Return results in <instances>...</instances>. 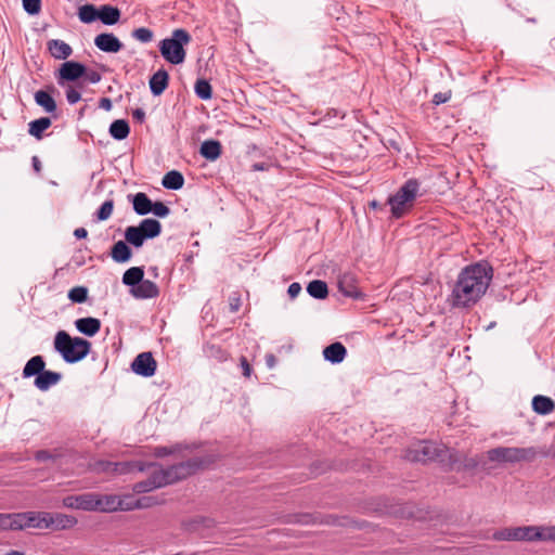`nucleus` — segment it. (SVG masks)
<instances>
[{"instance_id": "obj_1", "label": "nucleus", "mask_w": 555, "mask_h": 555, "mask_svg": "<svg viewBox=\"0 0 555 555\" xmlns=\"http://www.w3.org/2000/svg\"><path fill=\"white\" fill-rule=\"evenodd\" d=\"M492 269L483 263L466 267L459 275L452 291V304L455 307H466L477 302L486 293Z\"/></svg>"}, {"instance_id": "obj_2", "label": "nucleus", "mask_w": 555, "mask_h": 555, "mask_svg": "<svg viewBox=\"0 0 555 555\" xmlns=\"http://www.w3.org/2000/svg\"><path fill=\"white\" fill-rule=\"evenodd\" d=\"M207 464L208 462L202 459H191L168 468H157L147 479L134 483L132 490L140 494L166 487L188 478Z\"/></svg>"}, {"instance_id": "obj_3", "label": "nucleus", "mask_w": 555, "mask_h": 555, "mask_svg": "<svg viewBox=\"0 0 555 555\" xmlns=\"http://www.w3.org/2000/svg\"><path fill=\"white\" fill-rule=\"evenodd\" d=\"M405 459L411 462H440L453 467L457 462V455L453 450L444 444L436 442H418L409 448L405 452Z\"/></svg>"}, {"instance_id": "obj_4", "label": "nucleus", "mask_w": 555, "mask_h": 555, "mask_svg": "<svg viewBox=\"0 0 555 555\" xmlns=\"http://www.w3.org/2000/svg\"><path fill=\"white\" fill-rule=\"evenodd\" d=\"M22 518L23 530L34 528L60 531L72 529L77 525L74 516L62 513L23 512Z\"/></svg>"}, {"instance_id": "obj_5", "label": "nucleus", "mask_w": 555, "mask_h": 555, "mask_svg": "<svg viewBox=\"0 0 555 555\" xmlns=\"http://www.w3.org/2000/svg\"><path fill=\"white\" fill-rule=\"evenodd\" d=\"M54 349L67 363H76L88 356L91 344L81 337H72L67 332L60 331L54 338Z\"/></svg>"}, {"instance_id": "obj_6", "label": "nucleus", "mask_w": 555, "mask_h": 555, "mask_svg": "<svg viewBox=\"0 0 555 555\" xmlns=\"http://www.w3.org/2000/svg\"><path fill=\"white\" fill-rule=\"evenodd\" d=\"M191 40L192 37L185 29L177 28L169 38H165L159 42V52L170 64H181L186 55L184 46L189 44Z\"/></svg>"}, {"instance_id": "obj_7", "label": "nucleus", "mask_w": 555, "mask_h": 555, "mask_svg": "<svg viewBox=\"0 0 555 555\" xmlns=\"http://www.w3.org/2000/svg\"><path fill=\"white\" fill-rule=\"evenodd\" d=\"M420 195V182L416 179H409L399 190L389 196L387 203L390 206L392 217L401 218L408 214Z\"/></svg>"}, {"instance_id": "obj_8", "label": "nucleus", "mask_w": 555, "mask_h": 555, "mask_svg": "<svg viewBox=\"0 0 555 555\" xmlns=\"http://www.w3.org/2000/svg\"><path fill=\"white\" fill-rule=\"evenodd\" d=\"M539 454L533 447L516 448V447H499L489 450L486 456L491 462L496 463H518L532 462Z\"/></svg>"}, {"instance_id": "obj_9", "label": "nucleus", "mask_w": 555, "mask_h": 555, "mask_svg": "<svg viewBox=\"0 0 555 555\" xmlns=\"http://www.w3.org/2000/svg\"><path fill=\"white\" fill-rule=\"evenodd\" d=\"M86 74V66L76 61L64 62L57 70L56 80L59 86L64 87L65 81L74 82Z\"/></svg>"}, {"instance_id": "obj_10", "label": "nucleus", "mask_w": 555, "mask_h": 555, "mask_svg": "<svg viewBox=\"0 0 555 555\" xmlns=\"http://www.w3.org/2000/svg\"><path fill=\"white\" fill-rule=\"evenodd\" d=\"M156 361L152 357L151 352H142L133 360L131 369L138 375L144 377H151L156 371Z\"/></svg>"}, {"instance_id": "obj_11", "label": "nucleus", "mask_w": 555, "mask_h": 555, "mask_svg": "<svg viewBox=\"0 0 555 555\" xmlns=\"http://www.w3.org/2000/svg\"><path fill=\"white\" fill-rule=\"evenodd\" d=\"M95 47L106 53L119 52L124 44L122 42L112 33H102L94 38Z\"/></svg>"}, {"instance_id": "obj_12", "label": "nucleus", "mask_w": 555, "mask_h": 555, "mask_svg": "<svg viewBox=\"0 0 555 555\" xmlns=\"http://www.w3.org/2000/svg\"><path fill=\"white\" fill-rule=\"evenodd\" d=\"M63 506L73 509L93 511V492L68 495L63 499Z\"/></svg>"}, {"instance_id": "obj_13", "label": "nucleus", "mask_w": 555, "mask_h": 555, "mask_svg": "<svg viewBox=\"0 0 555 555\" xmlns=\"http://www.w3.org/2000/svg\"><path fill=\"white\" fill-rule=\"evenodd\" d=\"M117 494H100L93 492V511L112 513L118 511Z\"/></svg>"}, {"instance_id": "obj_14", "label": "nucleus", "mask_w": 555, "mask_h": 555, "mask_svg": "<svg viewBox=\"0 0 555 555\" xmlns=\"http://www.w3.org/2000/svg\"><path fill=\"white\" fill-rule=\"evenodd\" d=\"M339 291L347 297L358 298L361 293L357 286V279L351 273H344L339 276L337 282Z\"/></svg>"}, {"instance_id": "obj_15", "label": "nucleus", "mask_w": 555, "mask_h": 555, "mask_svg": "<svg viewBox=\"0 0 555 555\" xmlns=\"http://www.w3.org/2000/svg\"><path fill=\"white\" fill-rule=\"evenodd\" d=\"M544 526H525L515 528V541H542Z\"/></svg>"}, {"instance_id": "obj_16", "label": "nucleus", "mask_w": 555, "mask_h": 555, "mask_svg": "<svg viewBox=\"0 0 555 555\" xmlns=\"http://www.w3.org/2000/svg\"><path fill=\"white\" fill-rule=\"evenodd\" d=\"M47 49L56 60H66L73 54L72 47L61 39H50L47 42Z\"/></svg>"}, {"instance_id": "obj_17", "label": "nucleus", "mask_w": 555, "mask_h": 555, "mask_svg": "<svg viewBox=\"0 0 555 555\" xmlns=\"http://www.w3.org/2000/svg\"><path fill=\"white\" fill-rule=\"evenodd\" d=\"M169 75L166 69L160 68L150 78V89L153 95H160L168 87Z\"/></svg>"}, {"instance_id": "obj_18", "label": "nucleus", "mask_w": 555, "mask_h": 555, "mask_svg": "<svg viewBox=\"0 0 555 555\" xmlns=\"http://www.w3.org/2000/svg\"><path fill=\"white\" fill-rule=\"evenodd\" d=\"M131 294L137 298H154L159 294L157 285L150 280H142L131 289Z\"/></svg>"}, {"instance_id": "obj_19", "label": "nucleus", "mask_w": 555, "mask_h": 555, "mask_svg": "<svg viewBox=\"0 0 555 555\" xmlns=\"http://www.w3.org/2000/svg\"><path fill=\"white\" fill-rule=\"evenodd\" d=\"M35 103L42 107L43 111L48 114H54L56 112L57 105L49 91L38 90L34 94Z\"/></svg>"}, {"instance_id": "obj_20", "label": "nucleus", "mask_w": 555, "mask_h": 555, "mask_svg": "<svg viewBox=\"0 0 555 555\" xmlns=\"http://www.w3.org/2000/svg\"><path fill=\"white\" fill-rule=\"evenodd\" d=\"M22 513L4 514L0 513V531L23 530Z\"/></svg>"}, {"instance_id": "obj_21", "label": "nucleus", "mask_w": 555, "mask_h": 555, "mask_svg": "<svg viewBox=\"0 0 555 555\" xmlns=\"http://www.w3.org/2000/svg\"><path fill=\"white\" fill-rule=\"evenodd\" d=\"M75 326L80 333L94 336L101 328V322L99 319L88 317L76 320Z\"/></svg>"}, {"instance_id": "obj_22", "label": "nucleus", "mask_w": 555, "mask_h": 555, "mask_svg": "<svg viewBox=\"0 0 555 555\" xmlns=\"http://www.w3.org/2000/svg\"><path fill=\"white\" fill-rule=\"evenodd\" d=\"M61 374L52 371H43L35 378V386L42 391L48 390L51 386L56 385L61 380Z\"/></svg>"}, {"instance_id": "obj_23", "label": "nucleus", "mask_w": 555, "mask_h": 555, "mask_svg": "<svg viewBox=\"0 0 555 555\" xmlns=\"http://www.w3.org/2000/svg\"><path fill=\"white\" fill-rule=\"evenodd\" d=\"M222 146L218 140H206L201 144L199 153L208 160H216L221 155Z\"/></svg>"}, {"instance_id": "obj_24", "label": "nucleus", "mask_w": 555, "mask_h": 555, "mask_svg": "<svg viewBox=\"0 0 555 555\" xmlns=\"http://www.w3.org/2000/svg\"><path fill=\"white\" fill-rule=\"evenodd\" d=\"M347 350L340 343H334L324 348L323 356L325 360L332 363H340L344 361Z\"/></svg>"}, {"instance_id": "obj_25", "label": "nucleus", "mask_w": 555, "mask_h": 555, "mask_svg": "<svg viewBox=\"0 0 555 555\" xmlns=\"http://www.w3.org/2000/svg\"><path fill=\"white\" fill-rule=\"evenodd\" d=\"M532 409L540 415H547L555 410V402L550 397L538 395L532 399Z\"/></svg>"}, {"instance_id": "obj_26", "label": "nucleus", "mask_w": 555, "mask_h": 555, "mask_svg": "<svg viewBox=\"0 0 555 555\" xmlns=\"http://www.w3.org/2000/svg\"><path fill=\"white\" fill-rule=\"evenodd\" d=\"M120 18V11L118 8L104 4L99 9V20L105 25H115Z\"/></svg>"}, {"instance_id": "obj_27", "label": "nucleus", "mask_w": 555, "mask_h": 555, "mask_svg": "<svg viewBox=\"0 0 555 555\" xmlns=\"http://www.w3.org/2000/svg\"><path fill=\"white\" fill-rule=\"evenodd\" d=\"M51 124L52 121L49 117L35 119L28 124V133L37 140H41L43 132L50 128Z\"/></svg>"}, {"instance_id": "obj_28", "label": "nucleus", "mask_w": 555, "mask_h": 555, "mask_svg": "<svg viewBox=\"0 0 555 555\" xmlns=\"http://www.w3.org/2000/svg\"><path fill=\"white\" fill-rule=\"evenodd\" d=\"M44 361L41 356H35L28 362L23 369V376L25 378L31 377L35 375H39L44 371Z\"/></svg>"}, {"instance_id": "obj_29", "label": "nucleus", "mask_w": 555, "mask_h": 555, "mask_svg": "<svg viewBox=\"0 0 555 555\" xmlns=\"http://www.w3.org/2000/svg\"><path fill=\"white\" fill-rule=\"evenodd\" d=\"M140 230L146 238H154L160 234L162 224L158 220L147 218L143 219L140 224Z\"/></svg>"}, {"instance_id": "obj_30", "label": "nucleus", "mask_w": 555, "mask_h": 555, "mask_svg": "<svg viewBox=\"0 0 555 555\" xmlns=\"http://www.w3.org/2000/svg\"><path fill=\"white\" fill-rule=\"evenodd\" d=\"M111 256L116 262H126L131 258V249L124 241H118L114 244Z\"/></svg>"}, {"instance_id": "obj_31", "label": "nucleus", "mask_w": 555, "mask_h": 555, "mask_svg": "<svg viewBox=\"0 0 555 555\" xmlns=\"http://www.w3.org/2000/svg\"><path fill=\"white\" fill-rule=\"evenodd\" d=\"M129 132V124L125 119H116L109 126V134L116 140L126 139Z\"/></svg>"}, {"instance_id": "obj_32", "label": "nucleus", "mask_w": 555, "mask_h": 555, "mask_svg": "<svg viewBox=\"0 0 555 555\" xmlns=\"http://www.w3.org/2000/svg\"><path fill=\"white\" fill-rule=\"evenodd\" d=\"M144 276V271L140 267H132L128 269L122 275V283L135 287Z\"/></svg>"}, {"instance_id": "obj_33", "label": "nucleus", "mask_w": 555, "mask_h": 555, "mask_svg": "<svg viewBox=\"0 0 555 555\" xmlns=\"http://www.w3.org/2000/svg\"><path fill=\"white\" fill-rule=\"evenodd\" d=\"M133 209L138 215H147L152 210V202L144 193L135 194Z\"/></svg>"}, {"instance_id": "obj_34", "label": "nucleus", "mask_w": 555, "mask_h": 555, "mask_svg": "<svg viewBox=\"0 0 555 555\" xmlns=\"http://www.w3.org/2000/svg\"><path fill=\"white\" fill-rule=\"evenodd\" d=\"M125 240L133 245L134 247H141L146 237L143 235V232L140 230V227H128L125 231Z\"/></svg>"}, {"instance_id": "obj_35", "label": "nucleus", "mask_w": 555, "mask_h": 555, "mask_svg": "<svg viewBox=\"0 0 555 555\" xmlns=\"http://www.w3.org/2000/svg\"><path fill=\"white\" fill-rule=\"evenodd\" d=\"M307 292L310 296L318 299H324L328 294L326 283L321 280L310 282L307 286Z\"/></svg>"}, {"instance_id": "obj_36", "label": "nucleus", "mask_w": 555, "mask_h": 555, "mask_svg": "<svg viewBox=\"0 0 555 555\" xmlns=\"http://www.w3.org/2000/svg\"><path fill=\"white\" fill-rule=\"evenodd\" d=\"M78 17L82 23H93L99 20V10L93 4H85L79 8Z\"/></svg>"}, {"instance_id": "obj_37", "label": "nucleus", "mask_w": 555, "mask_h": 555, "mask_svg": "<svg viewBox=\"0 0 555 555\" xmlns=\"http://www.w3.org/2000/svg\"><path fill=\"white\" fill-rule=\"evenodd\" d=\"M195 94L201 100H210L212 96V88L208 80L197 79L194 87Z\"/></svg>"}, {"instance_id": "obj_38", "label": "nucleus", "mask_w": 555, "mask_h": 555, "mask_svg": "<svg viewBox=\"0 0 555 555\" xmlns=\"http://www.w3.org/2000/svg\"><path fill=\"white\" fill-rule=\"evenodd\" d=\"M118 511H133L137 509L138 499L133 494L125 493L121 495L117 494Z\"/></svg>"}, {"instance_id": "obj_39", "label": "nucleus", "mask_w": 555, "mask_h": 555, "mask_svg": "<svg viewBox=\"0 0 555 555\" xmlns=\"http://www.w3.org/2000/svg\"><path fill=\"white\" fill-rule=\"evenodd\" d=\"M68 298L73 301V302H77V304H82L87 300L88 298V288L85 287V286H76V287H73L69 292H68Z\"/></svg>"}, {"instance_id": "obj_40", "label": "nucleus", "mask_w": 555, "mask_h": 555, "mask_svg": "<svg viewBox=\"0 0 555 555\" xmlns=\"http://www.w3.org/2000/svg\"><path fill=\"white\" fill-rule=\"evenodd\" d=\"M183 176H164L162 184L169 190H179L183 186Z\"/></svg>"}, {"instance_id": "obj_41", "label": "nucleus", "mask_w": 555, "mask_h": 555, "mask_svg": "<svg viewBox=\"0 0 555 555\" xmlns=\"http://www.w3.org/2000/svg\"><path fill=\"white\" fill-rule=\"evenodd\" d=\"M454 453L457 455V462L454 465L459 464V468L472 469L477 467L481 463V461L477 457L462 456L455 451Z\"/></svg>"}, {"instance_id": "obj_42", "label": "nucleus", "mask_w": 555, "mask_h": 555, "mask_svg": "<svg viewBox=\"0 0 555 555\" xmlns=\"http://www.w3.org/2000/svg\"><path fill=\"white\" fill-rule=\"evenodd\" d=\"M153 36V31L146 27H140L132 31V37L143 43L150 42Z\"/></svg>"}, {"instance_id": "obj_43", "label": "nucleus", "mask_w": 555, "mask_h": 555, "mask_svg": "<svg viewBox=\"0 0 555 555\" xmlns=\"http://www.w3.org/2000/svg\"><path fill=\"white\" fill-rule=\"evenodd\" d=\"M24 11L29 15H37L41 11V0H22Z\"/></svg>"}, {"instance_id": "obj_44", "label": "nucleus", "mask_w": 555, "mask_h": 555, "mask_svg": "<svg viewBox=\"0 0 555 555\" xmlns=\"http://www.w3.org/2000/svg\"><path fill=\"white\" fill-rule=\"evenodd\" d=\"M496 541H515V528H504L493 533Z\"/></svg>"}, {"instance_id": "obj_45", "label": "nucleus", "mask_w": 555, "mask_h": 555, "mask_svg": "<svg viewBox=\"0 0 555 555\" xmlns=\"http://www.w3.org/2000/svg\"><path fill=\"white\" fill-rule=\"evenodd\" d=\"M113 209H114L113 201L104 202L102 204V206L100 207V209L98 210V219L101 221L107 220L112 216Z\"/></svg>"}, {"instance_id": "obj_46", "label": "nucleus", "mask_w": 555, "mask_h": 555, "mask_svg": "<svg viewBox=\"0 0 555 555\" xmlns=\"http://www.w3.org/2000/svg\"><path fill=\"white\" fill-rule=\"evenodd\" d=\"M65 95H66L67 102L72 105L78 103L81 100L80 91L72 85H68L66 87Z\"/></svg>"}, {"instance_id": "obj_47", "label": "nucleus", "mask_w": 555, "mask_h": 555, "mask_svg": "<svg viewBox=\"0 0 555 555\" xmlns=\"http://www.w3.org/2000/svg\"><path fill=\"white\" fill-rule=\"evenodd\" d=\"M181 452L180 446H173V447H158L155 449L154 453L158 457H163L166 455L177 454Z\"/></svg>"}, {"instance_id": "obj_48", "label": "nucleus", "mask_w": 555, "mask_h": 555, "mask_svg": "<svg viewBox=\"0 0 555 555\" xmlns=\"http://www.w3.org/2000/svg\"><path fill=\"white\" fill-rule=\"evenodd\" d=\"M159 503L160 501L156 496H143L138 499L137 508H149Z\"/></svg>"}, {"instance_id": "obj_49", "label": "nucleus", "mask_w": 555, "mask_h": 555, "mask_svg": "<svg viewBox=\"0 0 555 555\" xmlns=\"http://www.w3.org/2000/svg\"><path fill=\"white\" fill-rule=\"evenodd\" d=\"M101 465H103V467L101 468L102 470H108L109 467H113V470L117 472V473H128L130 470V466H131V464H129V463H121V464L101 463Z\"/></svg>"}, {"instance_id": "obj_50", "label": "nucleus", "mask_w": 555, "mask_h": 555, "mask_svg": "<svg viewBox=\"0 0 555 555\" xmlns=\"http://www.w3.org/2000/svg\"><path fill=\"white\" fill-rule=\"evenodd\" d=\"M155 216L164 218L169 214V208L162 202L152 203V210Z\"/></svg>"}, {"instance_id": "obj_51", "label": "nucleus", "mask_w": 555, "mask_h": 555, "mask_svg": "<svg viewBox=\"0 0 555 555\" xmlns=\"http://www.w3.org/2000/svg\"><path fill=\"white\" fill-rule=\"evenodd\" d=\"M131 157L129 155H120L114 159V168L115 170L121 171V169H127V166L130 165Z\"/></svg>"}, {"instance_id": "obj_52", "label": "nucleus", "mask_w": 555, "mask_h": 555, "mask_svg": "<svg viewBox=\"0 0 555 555\" xmlns=\"http://www.w3.org/2000/svg\"><path fill=\"white\" fill-rule=\"evenodd\" d=\"M450 99H451L450 91L449 92H438V93L434 94L431 102L435 105H440V104L447 103Z\"/></svg>"}, {"instance_id": "obj_53", "label": "nucleus", "mask_w": 555, "mask_h": 555, "mask_svg": "<svg viewBox=\"0 0 555 555\" xmlns=\"http://www.w3.org/2000/svg\"><path fill=\"white\" fill-rule=\"evenodd\" d=\"M542 541L555 543V526H544Z\"/></svg>"}, {"instance_id": "obj_54", "label": "nucleus", "mask_w": 555, "mask_h": 555, "mask_svg": "<svg viewBox=\"0 0 555 555\" xmlns=\"http://www.w3.org/2000/svg\"><path fill=\"white\" fill-rule=\"evenodd\" d=\"M85 80L89 81L90 83H98L101 81V74L96 70H87L86 74L82 77Z\"/></svg>"}, {"instance_id": "obj_55", "label": "nucleus", "mask_w": 555, "mask_h": 555, "mask_svg": "<svg viewBox=\"0 0 555 555\" xmlns=\"http://www.w3.org/2000/svg\"><path fill=\"white\" fill-rule=\"evenodd\" d=\"M272 163L271 162H258L254 163L251 165V170L254 171H269L271 169Z\"/></svg>"}, {"instance_id": "obj_56", "label": "nucleus", "mask_w": 555, "mask_h": 555, "mask_svg": "<svg viewBox=\"0 0 555 555\" xmlns=\"http://www.w3.org/2000/svg\"><path fill=\"white\" fill-rule=\"evenodd\" d=\"M300 292H301V286L299 283H292L287 289V293L291 298H295L296 296L299 295Z\"/></svg>"}, {"instance_id": "obj_57", "label": "nucleus", "mask_w": 555, "mask_h": 555, "mask_svg": "<svg viewBox=\"0 0 555 555\" xmlns=\"http://www.w3.org/2000/svg\"><path fill=\"white\" fill-rule=\"evenodd\" d=\"M132 117L138 122H143L145 120V112L143 108H135L132 111Z\"/></svg>"}, {"instance_id": "obj_58", "label": "nucleus", "mask_w": 555, "mask_h": 555, "mask_svg": "<svg viewBox=\"0 0 555 555\" xmlns=\"http://www.w3.org/2000/svg\"><path fill=\"white\" fill-rule=\"evenodd\" d=\"M112 106H113L112 101L108 98H102L99 101V107H101V108H103L105 111H111Z\"/></svg>"}, {"instance_id": "obj_59", "label": "nucleus", "mask_w": 555, "mask_h": 555, "mask_svg": "<svg viewBox=\"0 0 555 555\" xmlns=\"http://www.w3.org/2000/svg\"><path fill=\"white\" fill-rule=\"evenodd\" d=\"M241 365H242V369H243L244 376L249 377L251 369H250V365L248 364L246 358L243 357L241 359Z\"/></svg>"}, {"instance_id": "obj_60", "label": "nucleus", "mask_w": 555, "mask_h": 555, "mask_svg": "<svg viewBox=\"0 0 555 555\" xmlns=\"http://www.w3.org/2000/svg\"><path fill=\"white\" fill-rule=\"evenodd\" d=\"M31 164L35 171L39 172L41 170V162L38 156H33Z\"/></svg>"}, {"instance_id": "obj_61", "label": "nucleus", "mask_w": 555, "mask_h": 555, "mask_svg": "<svg viewBox=\"0 0 555 555\" xmlns=\"http://www.w3.org/2000/svg\"><path fill=\"white\" fill-rule=\"evenodd\" d=\"M74 235L77 238H85V237H87L88 232H87V230L85 228H78V229L75 230Z\"/></svg>"}, {"instance_id": "obj_62", "label": "nucleus", "mask_w": 555, "mask_h": 555, "mask_svg": "<svg viewBox=\"0 0 555 555\" xmlns=\"http://www.w3.org/2000/svg\"><path fill=\"white\" fill-rule=\"evenodd\" d=\"M39 461H46L50 459V454L47 451H39L36 455Z\"/></svg>"}, {"instance_id": "obj_63", "label": "nucleus", "mask_w": 555, "mask_h": 555, "mask_svg": "<svg viewBox=\"0 0 555 555\" xmlns=\"http://www.w3.org/2000/svg\"><path fill=\"white\" fill-rule=\"evenodd\" d=\"M266 360H267V364L269 367H273L274 364H275V357L273 354H268L266 357Z\"/></svg>"}, {"instance_id": "obj_64", "label": "nucleus", "mask_w": 555, "mask_h": 555, "mask_svg": "<svg viewBox=\"0 0 555 555\" xmlns=\"http://www.w3.org/2000/svg\"><path fill=\"white\" fill-rule=\"evenodd\" d=\"M5 555H25L23 552L20 551H10Z\"/></svg>"}]
</instances>
